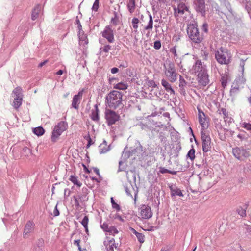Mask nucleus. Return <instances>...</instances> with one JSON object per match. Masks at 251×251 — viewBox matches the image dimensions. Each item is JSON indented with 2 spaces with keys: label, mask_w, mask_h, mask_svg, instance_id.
<instances>
[{
  "label": "nucleus",
  "mask_w": 251,
  "mask_h": 251,
  "mask_svg": "<svg viewBox=\"0 0 251 251\" xmlns=\"http://www.w3.org/2000/svg\"><path fill=\"white\" fill-rule=\"evenodd\" d=\"M243 4H245L244 8L246 11L247 12L248 14L249 15L251 14V3L250 1H245V3Z\"/></svg>",
  "instance_id": "obj_37"
},
{
  "label": "nucleus",
  "mask_w": 251,
  "mask_h": 251,
  "mask_svg": "<svg viewBox=\"0 0 251 251\" xmlns=\"http://www.w3.org/2000/svg\"><path fill=\"white\" fill-rule=\"evenodd\" d=\"M195 72L199 75V73H202L207 71L206 66L202 63L201 60H198L196 61L193 66Z\"/></svg>",
  "instance_id": "obj_12"
},
{
  "label": "nucleus",
  "mask_w": 251,
  "mask_h": 251,
  "mask_svg": "<svg viewBox=\"0 0 251 251\" xmlns=\"http://www.w3.org/2000/svg\"><path fill=\"white\" fill-rule=\"evenodd\" d=\"M104 245L106 248L107 251H115L114 249H116L117 248V246L115 243L114 238H112L107 241H104Z\"/></svg>",
  "instance_id": "obj_17"
},
{
  "label": "nucleus",
  "mask_w": 251,
  "mask_h": 251,
  "mask_svg": "<svg viewBox=\"0 0 251 251\" xmlns=\"http://www.w3.org/2000/svg\"><path fill=\"white\" fill-rule=\"evenodd\" d=\"M201 136L202 151L204 152H207L211 150V138L203 130H201Z\"/></svg>",
  "instance_id": "obj_10"
},
{
  "label": "nucleus",
  "mask_w": 251,
  "mask_h": 251,
  "mask_svg": "<svg viewBox=\"0 0 251 251\" xmlns=\"http://www.w3.org/2000/svg\"><path fill=\"white\" fill-rule=\"evenodd\" d=\"M131 23L133 29H138L139 20L137 18L134 17L132 19Z\"/></svg>",
  "instance_id": "obj_42"
},
{
  "label": "nucleus",
  "mask_w": 251,
  "mask_h": 251,
  "mask_svg": "<svg viewBox=\"0 0 251 251\" xmlns=\"http://www.w3.org/2000/svg\"><path fill=\"white\" fill-rule=\"evenodd\" d=\"M41 10V5H37L34 8L31 14V19L32 20H35L38 17Z\"/></svg>",
  "instance_id": "obj_24"
},
{
  "label": "nucleus",
  "mask_w": 251,
  "mask_h": 251,
  "mask_svg": "<svg viewBox=\"0 0 251 251\" xmlns=\"http://www.w3.org/2000/svg\"><path fill=\"white\" fill-rule=\"evenodd\" d=\"M57 205H56L55 207V209L54 210V211H53V215H54V216H57L59 215V210L57 209Z\"/></svg>",
  "instance_id": "obj_63"
},
{
  "label": "nucleus",
  "mask_w": 251,
  "mask_h": 251,
  "mask_svg": "<svg viewBox=\"0 0 251 251\" xmlns=\"http://www.w3.org/2000/svg\"><path fill=\"white\" fill-rule=\"evenodd\" d=\"M161 43L160 41L157 40L154 42L153 47L156 50H159L161 48Z\"/></svg>",
  "instance_id": "obj_51"
},
{
  "label": "nucleus",
  "mask_w": 251,
  "mask_h": 251,
  "mask_svg": "<svg viewBox=\"0 0 251 251\" xmlns=\"http://www.w3.org/2000/svg\"><path fill=\"white\" fill-rule=\"evenodd\" d=\"M92 169H93L94 172L99 176V177L101 178L102 177L101 176H100V172H99V169L97 168V167H93Z\"/></svg>",
  "instance_id": "obj_62"
},
{
  "label": "nucleus",
  "mask_w": 251,
  "mask_h": 251,
  "mask_svg": "<svg viewBox=\"0 0 251 251\" xmlns=\"http://www.w3.org/2000/svg\"><path fill=\"white\" fill-rule=\"evenodd\" d=\"M139 125L140 126V127L142 130H146V128H148L147 125H146L142 123H140L139 124Z\"/></svg>",
  "instance_id": "obj_64"
},
{
  "label": "nucleus",
  "mask_w": 251,
  "mask_h": 251,
  "mask_svg": "<svg viewBox=\"0 0 251 251\" xmlns=\"http://www.w3.org/2000/svg\"><path fill=\"white\" fill-rule=\"evenodd\" d=\"M237 137L240 139L241 141L247 139L245 133H239L237 135Z\"/></svg>",
  "instance_id": "obj_57"
},
{
  "label": "nucleus",
  "mask_w": 251,
  "mask_h": 251,
  "mask_svg": "<svg viewBox=\"0 0 251 251\" xmlns=\"http://www.w3.org/2000/svg\"><path fill=\"white\" fill-rule=\"evenodd\" d=\"M44 240L42 238H40L36 242L35 250L36 251H42L44 249Z\"/></svg>",
  "instance_id": "obj_25"
},
{
  "label": "nucleus",
  "mask_w": 251,
  "mask_h": 251,
  "mask_svg": "<svg viewBox=\"0 0 251 251\" xmlns=\"http://www.w3.org/2000/svg\"><path fill=\"white\" fill-rule=\"evenodd\" d=\"M101 228L106 232H108V230L109 229V227L108 225L106 223H103L102 224L100 225Z\"/></svg>",
  "instance_id": "obj_56"
},
{
  "label": "nucleus",
  "mask_w": 251,
  "mask_h": 251,
  "mask_svg": "<svg viewBox=\"0 0 251 251\" xmlns=\"http://www.w3.org/2000/svg\"><path fill=\"white\" fill-rule=\"evenodd\" d=\"M192 7L195 11L201 16L206 14V4L205 0H191Z\"/></svg>",
  "instance_id": "obj_9"
},
{
  "label": "nucleus",
  "mask_w": 251,
  "mask_h": 251,
  "mask_svg": "<svg viewBox=\"0 0 251 251\" xmlns=\"http://www.w3.org/2000/svg\"><path fill=\"white\" fill-rule=\"evenodd\" d=\"M69 180L71 181L74 185L80 187L82 185L81 183L77 178V177L75 175H71L70 176Z\"/></svg>",
  "instance_id": "obj_27"
},
{
  "label": "nucleus",
  "mask_w": 251,
  "mask_h": 251,
  "mask_svg": "<svg viewBox=\"0 0 251 251\" xmlns=\"http://www.w3.org/2000/svg\"><path fill=\"white\" fill-rule=\"evenodd\" d=\"M102 36L106 39L110 43L114 41V31L109 25L106 26L104 30L101 33Z\"/></svg>",
  "instance_id": "obj_11"
},
{
  "label": "nucleus",
  "mask_w": 251,
  "mask_h": 251,
  "mask_svg": "<svg viewBox=\"0 0 251 251\" xmlns=\"http://www.w3.org/2000/svg\"><path fill=\"white\" fill-rule=\"evenodd\" d=\"M187 82L184 80L182 76L179 75V87H186Z\"/></svg>",
  "instance_id": "obj_43"
},
{
  "label": "nucleus",
  "mask_w": 251,
  "mask_h": 251,
  "mask_svg": "<svg viewBox=\"0 0 251 251\" xmlns=\"http://www.w3.org/2000/svg\"><path fill=\"white\" fill-rule=\"evenodd\" d=\"M111 202L112 203L113 208L115 209L117 211L120 210L121 208L120 205L115 202L113 197L111 198Z\"/></svg>",
  "instance_id": "obj_45"
},
{
  "label": "nucleus",
  "mask_w": 251,
  "mask_h": 251,
  "mask_svg": "<svg viewBox=\"0 0 251 251\" xmlns=\"http://www.w3.org/2000/svg\"><path fill=\"white\" fill-rule=\"evenodd\" d=\"M110 150L109 146H107L106 141L104 140L103 142L99 146L100 154H103L107 152Z\"/></svg>",
  "instance_id": "obj_23"
},
{
  "label": "nucleus",
  "mask_w": 251,
  "mask_h": 251,
  "mask_svg": "<svg viewBox=\"0 0 251 251\" xmlns=\"http://www.w3.org/2000/svg\"><path fill=\"white\" fill-rule=\"evenodd\" d=\"M22 154L23 156H25V157H29L32 154V152L31 150L26 147H25L22 150Z\"/></svg>",
  "instance_id": "obj_35"
},
{
  "label": "nucleus",
  "mask_w": 251,
  "mask_h": 251,
  "mask_svg": "<svg viewBox=\"0 0 251 251\" xmlns=\"http://www.w3.org/2000/svg\"><path fill=\"white\" fill-rule=\"evenodd\" d=\"M174 13L176 16V12L181 15L183 14L185 11H188L189 10L188 7L183 2H180L178 4L177 8H174Z\"/></svg>",
  "instance_id": "obj_18"
},
{
  "label": "nucleus",
  "mask_w": 251,
  "mask_h": 251,
  "mask_svg": "<svg viewBox=\"0 0 251 251\" xmlns=\"http://www.w3.org/2000/svg\"><path fill=\"white\" fill-rule=\"evenodd\" d=\"M89 219L87 216H85L83 218L82 221H81V223L83 225V226H88Z\"/></svg>",
  "instance_id": "obj_53"
},
{
  "label": "nucleus",
  "mask_w": 251,
  "mask_h": 251,
  "mask_svg": "<svg viewBox=\"0 0 251 251\" xmlns=\"http://www.w3.org/2000/svg\"><path fill=\"white\" fill-rule=\"evenodd\" d=\"M161 85L163 86V87L164 88L165 90L168 93H170V94H175V91L172 88L171 84L169 83V82L165 80V79H162L161 80Z\"/></svg>",
  "instance_id": "obj_21"
},
{
  "label": "nucleus",
  "mask_w": 251,
  "mask_h": 251,
  "mask_svg": "<svg viewBox=\"0 0 251 251\" xmlns=\"http://www.w3.org/2000/svg\"><path fill=\"white\" fill-rule=\"evenodd\" d=\"M22 100L23 99L14 98L12 105L15 109H18L20 107Z\"/></svg>",
  "instance_id": "obj_33"
},
{
  "label": "nucleus",
  "mask_w": 251,
  "mask_h": 251,
  "mask_svg": "<svg viewBox=\"0 0 251 251\" xmlns=\"http://www.w3.org/2000/svg\"><path fill=\"white\" fill-rule=\"evenodd\" d=\"M198 82L202 86H205L209 83V76L207 71L199 73L197 75Z\"/></svg>",
  "instance_id": "obj_13"
},
{
  "label": "nucleus",
  "mask_w": 251,
  "mask_h": 251,
  "mask_svg": "<svg viewBox=\"0 0 251 251\" xmlns=\"http://www.w3.org/2000/svg\"><path fill=\"white\" fill-rule=\"evenodd\" d=\"M208 24L206 23H203L202 26V30L203 31H204L205 33H207L208 32Z\"/></svg>",
  "instance_id": "obj_58"
},
{
  "label": "nucleus",
  "mask_w": 251,
  "mask_h": 251,
  "mask_svg": "<svg viewBox=\"0 0 251 251\" xmlns=\"http://www.w3.org/2000/svg\"><path fill=\"white\" fill-rule=\"evenodd\" d=\"M195 150L193 145H192V149H191L186 155L187 158H189L191 161H193L195 158Z\"/></svg>",
  "instance_id": "obj_31"
},
{
  "label": "nucleus",
  "mask_w": 251,
  "mask_h": 251,
  "mask_svg": "<svg viewBox=\"0 0 251 251\" xmlns=\"http://www.w3.org/2000/svg\"><path fill=\"white\" fill-rule=\"evenodd\" d=\"M128 9L132 13L134 12L135 7V0H129L127 4Z\"/></svg>",
  "instance_id": "obj_32"
},
{
  "label": "nucleus",
  "mask_w": 251,
  "mask_h": 251,
  "mask_svg": "<svg viewBox=\"0 0 251 251\" xmlns=\"http://www.w3.org/2000/svg\"><path fill=\"white\" fill-rule=\"evenodd\" d=\"M122 97V93L118 91H110L105 98L107 106L114 110L120 106L123 107Z\"/></svg>",
  "instance_id": "obj_1"
},
{
  "label": "nucleus",
  "mask_w": 251,
  "mask_h": 251,
  "mask_svg": "<svg viewBox=\"0 0 251 251\" xmlns=\"http://www.w3.org/2000/svg\"><path fill=\"white\" fill-rule=\"evenodd\" d=\"M34 226L35 225L32 221H29L26 223L23 232L24 238H26V235L32 232Z\"/></svg>",
  "instance_id": "obj_16"
},
{
  "label": "nucleus",
  "mask_w": 251,
  "mask_h": 251,
  "mask_svg": "<svg viewBox=\"0 0 251 251\" xmlns=\"http://www.w3.org/2000/svg\"><path fill=\"white\" fill-rule=\"evenodd\" d=\"M140 214L142 218L145 219H148L152 215L150 207L145 205L141 208Z\"/></svg>",
  "instance_id": "obj_14"
},
{
  "label": "nucleus",
  "mask_w": 251,
  "mask_h": 251,
  "mask_svg": "<svg viewBox=\"0 0 251 251\" xmlns=\"http://www.w3.org/2000/svg\"><path fill=\"white\" fill-rule=\"evenodd\" d=\"M164 74L168 80L172 83H174L177 80L178 74L176 72L174 64L169 61L168 63L164 64Z\"/></svg>",
  "instance_id": "obj_4"
},
{
  "label": "nucleus",
  "mask_w": 251,
  "mask_h": 251,
  "mask_svg": "<svg viewBox=\"0 0 251 251\" xmlns=\"http://www.w3.org/2000/svg\"><path fill=\"white\" fill-rule=\"evenodd\" d=\"M67 123L64 121L60 122L55 126L52 132L51 140L52 142H55L62 133L67 129Z\"/></svg>",
  "instance_id": "obj_6"
},
{
  "label": "nucleus",
  "mask_w": 251,
  "mask_h": 251,
  "mask_svg": "<svg viewBox=\"0 0 251 251\" xmlns=\"http://www.w3.org/2000/svg\"><path fill=\"white\" fill-rule=\"evenodd\" d=\"M218 112L220 115L222 114L223 115V118H228V112L227 111L226 109L225 108H219L218 110Z\"/></svg>",
  "instance_id": "obj_36"
},
{
  "label": "nucleus",
  "mask_w": 251,
  "mask_h": 251,
  "mask_svg": "<svg viewBox=\"0 0 251 251\" xmlns=\"http://www.w3.org/2000/svg\"><path fill=\"white\" fill-rule=\"evenodd\" d=\"M218 1L220 3L221 5L225 7L229 13V14H226L220 11L219 6L216 3L215 4L217 8H216L215 10L218 15H220L221 13L223 14L229 20H231L232 18H235L236 17V13L233 10L232 6L228 0H218Z\"/></svg>",
  "instance_id": "obj_5"
},
{
  "label": "nucleus",
  "mask_w": 251,
  "mask_h": 251,
  "mask_svg": "<svg viewBox=\"0 0 251 251\" xmlns=\"http://www.w3.org/2000/svg\"><path fill=\"white\" fill-rule=\"evenodd\" d=\"M232 152L233 156L240 161L245 160L250 155L249 151L243 147L233 148Z\"/></svg>",
  "instance_id": "obj_8"
},
{
  "label": "nucleus",
  "mask_w": 251,
  "mask_h": 251,
  "mask_svg": "<svg viewBox=\"0 0 251 251\" xmlns=\"http://www.w3.org/2000/svg\"><path fill=\"white\" fill-rule=\"evenodd\" d=\"M138 241L140 243H143L145 241V236L143 234L141 233H138L136 235Z\"/></svg>",
  "instance_id": "obj_46"
},
{
  "label": "nucleus",
  "mask_w": 251,
  "mask_h": 251,
  "mask_svg": "<svg viewBox=\"0 0 251 251\" xmlns=\"http://www.w3.org/2000/svg\"><path fill=\"white\" fill-rule=\"evenodd\" d=\"M153 28V19L152 17L151 14H149V21L148 23V25L144 27V31L145 30H152Z\"/></svg>",
  "instance_id": "obj_28"
},
{
  "label": "nucleus",
  "mask_w": 251,
  "mask_h": 251,
  "mask_svg": "<svg viewBox=\"0 0 251 251\" xmlns=\"http://www.w3.org/2000/svg\"><path fill=\"white\" fill-rule=\"evenodd\" d=\"M169 188L171 191V196L172 197H175V196H183V194L181 190L176 187L175 185H171L169 186Z\"/></svg>",
  "instance_id": "obj_20"
},
{
  "label": "nucleus",
  "mask_w": 251,
  "mask_h": 251,
  "mask_svg": "<svg viewBox=\"0 0 251 251\" xmlns=\"http://www.w3.org/2000/svg\"><path fill=\"white\" fill-rule=\"evenodd\" d=\"M237 212L238 214L242 217H244L246 216V208H243L240 207L237 208Z\"/></svg>",
  "instance_id": "obj_40"
},
{
  "label": "nucleus",
  "mask_w": 251,
  "mask_h": 251,
  "mask_svg": "<svg viewBox=\"0 0 251 251\" xmlns=\"http://www.w3.org/2000/svg\"><path fill=\"white\" fill-rule=\"evenodd\" d=\"M216 61L221 65H228L231 62L232 55L229 50L221 47L215 51Z\"/></svg>",
  "instance_id": "obj_2"
},
{
  "label": "nucleus",
  "mask_w": 251,
  "mask_h": 251,
  "mask_svg": "<svg viewBox=\"0 0 251 251\" xmlns=\"http://www.w3.org/2000/svg\"><path fill=\"white\" fill-rule=\"evenodd\" d=\"M111 49V46H110V45H108V44L105 45L103 47L100 48V53H102V52L108 53Z\"/></svg>",
  "instance_id": "obj_39"
},
{
  "label": "nucleus",
  "mask_w": 251,
  "mask_h": 251,
  "mask_svg": "<svg viewBox=\"0 0 251 251\" xmlns=\"http://www.w3.org/2000/svg\"><path fill=\"white\" fill-rule=\"evenodd\" d=\"M82 95L83 91H79L77 95L74 96L72 103V106L75 109H78Z\"/></svg>",
  "instance_id": "obj_15"
},
{
  "label": "nucleus",
  "mask_w": 251,
  "mask_h": 251,
  "mask_svg": "<svg viewBox=\"0 0 251 251\" xmlns=\"http://www.w3.org/2000/svg\"><path fill=\"white\" fill-rule=\"evenodd\" d=\"M187 33L190 39L194 44H200L203 40V36L200 34L197 23L188 24Z\"/></svg>",
  "instance_id": "obj_3"
},
{
  "label": "nucleus",
  "mask_w": 251,
  "mask_h": 251,
  "mask_svg": "<svg viewBox=\"0 0 251 251\" xmlns=\"http://www.w3.org/2000/svg\"><path fill=\"white\" fill-rule=\"evenodd\" d=\"M220 81L221 82L222 86L223 87V88H225L226 87L227 83V76L226 75H221Z\"/></svg>",
  "instance_id": "obj_38"
},
{
  "label": "nucleus",
  "mask_w": 251,
  "mask_h": 251,
  "mask_svg": "<svg viewBox=\"0 0 251 251\" xmlns=\"http://www.w3.org/2000/svg\"><path fill=\"white\" fill-rule=\"evenodd\" d=\"M22 90L20 87H16L13 91V93L15 95L14 98L23 99L21 93Z\"/></svg>",
  "instance_id": "obj_34"
},
{
  "label": "nucleus",
  "mask_w": 251,
  "mask_h": 251,
  "mask_svg": "<svg viewBox=\"0 0 251 251\" xmlns=\"http://www.w3.org/2000/svg\"><path fill=\"white\" fill-rule=\"evenodd\" d=\"M179 92H180V93L182 95L185 96V95H186L185 87H179Z\"/></svg>",
  "instance_id": "obj_61"
},
{
  "label": "nucleus",
  "mask_w": 251,
  "mask_h": 251,
  "mask_svg": "<svg viewBox=\"0 0 251 251\" xmlns=\"http://www.w3.org/2000/svg\"><path fill=\"white\" fill-rule=\"evenodd\" d=\"M33 133L37 136H41L45 133V130L42 126H38L33 129Z\"/></svg>",
  "instance_id": "obj_29"
},
{
  "label": "nucleus",
  "mask_w": 251,
  "mask_h": 251,
  "mask_svg": "<svg viewBox=\"0 0 251 251\" xmlns=\"http://www.w3.org/2000/svg\"><path fill=\"white\" fill-rule=\"evenodd\" d=\"M242 127L247 130L251 131V124L244 123L242 124Z\"/></svg>",
  "instance_id": "obj_54"
},
{
  "label": "nucleus",
  "mask_w": 251,
  "mask_h": 251,
  "mask_svg": "<svg viewBox=\"0 0 251 251\" xmlns=\"http://www.w3.org/2000/svg\"><path fill=\"white\" fill-rule=\"evenodd\" d=\"M112 109H106L104 112V118L108 126H111L120 120V116Z\"/></svg>",
  "instance_id": "obj_7"
},
{
  "label": "nucleus",
  "mask_w": 251,
  "mask_h": 251,
  "mask_svg": "<svg viewBox=\"0 0 251 251\" xmlns=\"http://www.w3.org/2000/svg\"><path fill=\"white\" fill-rule=\"evenodd\" d=\"M239 88L238 87H234L232 86L230 90V94L231 96H235L236 94L239 92Z\"/></svg>",
  "instance_id": "obj_47"
},
{
  "label": "nucleus",
  "mask_w": 251,
  "mask_h": 251,
  "mask_svg": "<svg viewBox=\"0 0 251 251\" xmlns=\"http://www.w3.org/2000/svg\"><path fill=\"white\" fill-rule=\"evenodd\" d=\"M124 188H125V190L126 192V193L127 194V195L132 197V195L131 193V192H130V189L131 188L132 189H134V188H133L131 184L130 185V187H128L127 185L126 184H125L124 185Z\"/></svg>",
  "instance_id": "obj_44"
},
{
  "label": "nucleus",
  "mask_w": 251,
  "mask_h": 251,
  "mask_svg": "<svg viewBox=\"0 0 251 251\" xmlns=\"http://www.w3.org/2000/svg\"><path fill=\"white\" fill-rule=\"evenodd\" d=\"M99 7V0H95L92 9L95 11H97Z\"/></svg>",
  "instance_id": "obj_49"
},
{
  "label": "nucleus",
  "mask_w": 251,
  "mask_h": 251,
  "mask_svg": "<svg viewBox=\"0 0 251 251\" xmlns=\"http://www.w3.org/2000/svg\"><path fill=\"white\" fill-rule=\"evenodd\" d=\"M95 109L92 110L91 114V119L96 122H98L100 120L99 117V110L98 107V105L95 104L94 105Z\"/></svg>",
  "instance_id": "obj_22"
},
{
  "label": "nucleus",
  "mask_w": 251,
  "mask_h": 251,
  "mask_svg": "<svg viewBox=\"0 0 251 251\" xmlns=\"http://www.w3.org/2000/svg\"><path fill=\"white\" fill-rule=\"evenodd\" d=\"M170 52L174 54L175 57L177 56V54L176 53V51L175 47H174L173 48H172L171 49H170Z\"/></svg>",
  "instance_id": "obj_60"
},
{
  "label": "nucleus",
  "mask_w": 251,
  "mask_h": 251,
  "mask_svg": "<svg viewBox=\"0 0 251 251\" xmlns=\"http://www.w3.org/2000/svg\"><path fill=\"white\" fill-rule=\"evenodd\" d=\"M73 199L74 200V205H75V207L77 209L79 208L80 207V204H79V200H79L78 197L76 196H74Z\"/></svg>",
  "instance_id": "obj_48"
},
{
  "label": "nucleus",
  "mask_w": 251,
  "mask_h": 251,
  "mask_svg": "<svg viewBox=\"0 0 251 251\" xmlns=\"http://www.w3.org/2000/svg\"><path fill=\"white\" fill-rule=\"evenodd\" d=\"M78 36L80 41L84 42V44L85 45L88 43V39L84 32H82V33H78Z\"/></svg>",
  "instance_id": "obj_30"
},
{
  "label": "nucleus",
  "mask_w": 251,
  "mask_h": 251,
  "mask_svg": "<svg viewBox=\"0 0 251 251\" xmlns=\"http://www.w3.org/2000/svg\"><path fill=\"white\" fill-rule=\"evenodd\" d=\"M114 17H113L111 19V22L112 23L115 25H117V13L115 12L114 13Z\"/></svg>",
  "instance_id": "obj_55"
},
{
  "label": "nucleus",
  "mask_w": 251,
  "mask_h": 251,
  "mask_svg": "<svg viewBox=\"0 0 251 251\" xmlns=\"http://www.w3.org/2000/svg\"><path fill=\"white\" fill-rule=\"evenodd\" d=\"M89 190L86 187H83L81 189V193L79 194L77 197L81 202L87 201L88 200L87 195L89 193Z\"/></svg>",
  "instance_id": "obj_19"
},
{
  "label": "nucleus",
  "mask_w": 251,
  "mask_h": 251,
  "mask_svg": "<svg viewBox=\"0 0 251 251\" xmlns=\"http://www.w3.org/2000/svg\"><path fill=\"white\" fill-rule=\"evenodd\" d=\"M159 172L161 174L168 173L169 172V170L163 167H160L159 168Z\"/></svg>",
  "instance_id": "obj_59"
},
{
  "label": "nucleus",
  "mask_w": 251,
  "mask_h": 251,
  "mask_svg": "<svg viewBox=\"0 0 251 251\" xmlns=\"http://www.w3.org/2000/svg\"><path fill=\"white\" fill-rule=\"evenodd\" d=\"M159 139L160 140V141L162 143H165L166 141V138L165 137V135L164 133L161 132L159 133L158 136Z\"/></svg>",
  "instance_id": "obj_50"
},
{
  "label": "nucleus",
  "mask_w": 251,
  "mask_h": 251,
  "mask_svg": "<svg viewBox=\"0 0 251 251\" xmlns=\"http://www.w3.org/2000/svg\"><path fill=\"white\" fill-rule=\"evenodd\" d=\"M107 232L111 234H117L118 233V231L116 227L114 226H110L109 227V229Z\"/></svg>",
  "instance_id": "obj_52"
},
{
  "label": "nucleus",
  "mask_w": 251,
  "mask_h": 251,
  "mask_svg": "<svg viewBox=\"0 0 251 251\" xmlns=\"http://www.w3.org/2000/svg\"><path fill=\"white\" fill-rule=\"evenodd\" d=\"M114 88L119 90H126L127 88V85L123 83H119L114 86Z\"/></svg>",
  "instance_id": "obj_41"
},
{
  "label": "nucleus",
  "mask_w": 251,
  "mask_h": 251,
  "mask_svg": "<svg viewBox=\"0 0 251 251\" xmlns=\"http://www.w3.org/2000/svg\"><path fill=\"white\" fill-rule=\"evenodd\" d=\"M199 122L201 127V130L204 131L205 129L208 128L209 125L208 123L206 122L205 118L203 119L201 118V119L199 120Z\"/></svg>",
  "instance_id": "obj_26"
}]
</instances>
